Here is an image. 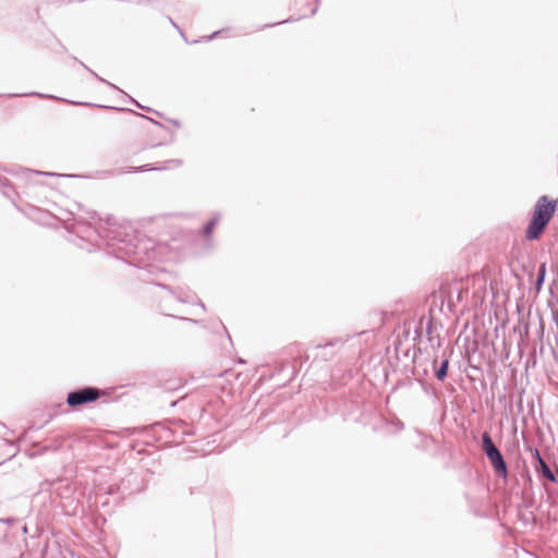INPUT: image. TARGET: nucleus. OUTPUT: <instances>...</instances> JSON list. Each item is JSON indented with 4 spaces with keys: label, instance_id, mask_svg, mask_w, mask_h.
Here are the masks:
<instances>
[{
    "label": "nucleus",
    "instance_id": "obj_18",
    "mask_svg": "<svg viewBox=\"0 0 558 558\" xmlns=\"http://www.w3.org/2000/svg\"><path fill=\"white\" fill-rule=\"evenodd\" d=\"M28 95H37V96L44 97V95H41V94H37V93H31V94H26V93H22V94H12L11 96H12V97H22V96H28Z\"/></svg>",
    "mask_w": 558,
    "mask_h": 558
},
{
    "label": "nucleus",
    "instance_id": "obj_6",
    "mask_svg": "<svg viewBox=\"0 0 558 558\" xmlns=\"http://www.w3.org/2000/svg\"><path fill=\"white\" fill-rule=\"evenodd\" d=\"M433 367L435 369V377L439 381H444L445 378L448 375V368H449V360L445 357L440 364L437 366V357L433 359Z\"/></svg>",
    "mask_w": 558,
    "mask_h": 558
},
{
    "label": "nucleus",
    "instance_id": "obj_28",
    "mask_svg": "<svg viewBox=\"0 0 558 558\" xmlns=\"http://www.w3.org/2000/svg\"><path fill=\"white\" fill-rule=\"evenodd\" d=\"M22 531H23L24 534H26L27 533V526L24 525Z\"/></svg>",
    "mask_w": 558,
    "mask_h": 558
},
{
    "label": "nucleus",
    "instance_id": "obj_14",
    "mask_svg": "<svg viewBox=\"0 0 558 558\" xmlns=\"http://www.w3.org/2000/svg\"><path fill=\"white\" fill-rule=\"evenodd\" d=\"M129 172H146V171H159L166 169L165 167H149L148 165L141 166L137 168H131Z\"/></svg>",
    "mask_w": 558,
    "mask_h": 558
},
{
    "label": "nucleus",
    "instance_id": "obj_30",
    "mask_svg": "<svg viewBox=\"0 0 558 558\" xmlns=\"http://www.w3.org/2000/svg\"><path fill=\"white\" fill-rule=\"evenodd\" d=\"M316 11H317V9H314V10L312 11V15H314V14L316 13Z\"/></svg>",
    "mask_w": 558,
    "mask_h": 558
},
{
    "label": "nucleus",
    "instance_id": "obj_5",
    "mask_svg": "<svg viewBox=\"0 0 558 558\" xmlns=\"http://www.w3.org/2000/svg\"><path fill=\"white\" fill-rule=\"evenodd\" d=\"M535 456H536V460H537L536 471L539 472L549 482L556 483L557 477H556L555 473L551 471V469L546 463V461L542 458L538 450H535Z\"/></svg>",
    "mask_w": 558,
    "mask_h": 558
},
{
    "label": "nucleus",
    "instance_id": "obj_29",
    "mask_svg": "<svg viewBox=\"0 0 558 558\" xmlns=\"http://www.w3.org/2000/svg\"><path fill=\"white\" fill-rule=\"evenodd\" d=\"M170 22L173 25V27L179 28L178 25L171 19H170Z\"/></svg>",
    "mask_w": 558,
    "mask_h": 558
},
{
    "label": "nucleus",
    "instance_id": "obj_3",
    "mask_svg": "<svg viewBox=\"0 0 558 558\" xmlns=\"http://www.w3.org/2000/svg\"><path fill=\"white\" fill-rule=\"evenodd\" d=\"M101 396V391L92 386H85L73 391L66 396V404L71 408H76L87 403L97 401Z\"/></svg>",
    "mask_w": 558,
    "mask_h": 558
},
{
    "label": "nucleus",
    "instance_id": "obj_16",
    "mask_svg": "<svg viewBox=\"0 0 558 558\" xmlns=\"http://www.w3.org/2000/svg\"><path fill=\"white\" fill-rule=\"evenodd\" d=\"M392 425L395 426V428L398 430V432H401L404 429V424L402 421L400 420H396L392 422Z\"/></svg>",
    "mask_w": 558,
    "mask_h": 558
},
{
    "label": "nucleus",
    "instance_id": "obj_26",
    "mask_svg": "<svg viewBox=\"0 0 558 558\" xmlns=\"http://www.w3.org/2000/svg\"><path fill=\"white\" fill-rule=\"evenodd\" d=\"M171 162H173L175 166H181V163H182V161L178 160V159H173V160H171Z\"/></svg>",
    "mask_w": 558,
    "mask_h": 558
},
{
    "label": "nucleus",
    "instance_id": "obj_23",
    "mask_svg": "<svg viewBox=\"0 0 558 558\" xmlns=\"http://www.w3.org/2000/svg\"><path fill=\"white\" fill-rule=\"evenodd\" d=\"M13 521H14V519H13V518H8V519H2V520H1V522L7 523V524L12 523Z\"/></svg>",
    "mask_w": 558,
    "mask_h": 558
},
{
    "label": "nucleus",
    "instance_id": "obj_13",
    "mask_svg": "<svg viewBox=\"0 0 558 558\" xmlns=\"http://www.w3.org/2000/svg\"><path fill=\"white\" fill-rule=\"evenodd\" d=\"M80 64L82 66H84V69H86L93 76H95L98 81L107 84L108 86H110L111 88H114L117 90H120V88L118 86H116L114 84L106 81L105 78L100 77L97 73H95L92 69H89L86 64H84L83 62H80Z\"/></svg>",
    "mask_w": 558,
    "mask_h": 558
},
{
    "label": "nucleus",
    "instance_id": "obj_19",
    "mask_svg": "<svg viewBox=\"0 0 558 558\" xmlns=\"http://www.w3.org/2000/svg\"><path fill=\"white\" fill-rule=\"evenodd\" d=\"M128 98L130 99V101H131V102L135 104V105H136V106H138L140 108L145 109V110H147V111H150V110H151L150 108H147V107H144V106L140 105V104H138L134 98H132V97H130V96H128Z\"/></svg>",
    "mask_w": 558,
    "mask_h": 558
},
{
    "label": "nucleus",
    "instance_id": "obj_20",
    "mask_svg": "<svg viewBox=\"0 0 558 558\" xmlns=\"http://www.w3.org/2000/svg\"><path fill=\"white\" fill-rule=\"evenodd\" d=\"M129 111H130V112H132V113H135V114L140 116L141 118L147 119V120L151 121V122H153V123H155V124H158V122H157V121H155V120H153L151 118H148V117H146V116H144V114L137 113V112H135V111H133V110H129Z\"/></svg>",
    "mask_w": 558,
    "mask_h": 558
},
{
    "label": "nucleus",
    "instance_id": "obj_7",
    "mask_svg": "<svg viewBox=\"0 0 558 558\" xmlns=\"http://www.w3.org/2000/svg\"><path fill=\"white\" fill-rule=\"evenodd\" d=\"M126 231L122 230L121 228H113L108 230L107 236L110 238L112 241H118L120 243L126 242L125 238L130 236Z\"/></svg>",
    "mask_w": 558,
    "mask_h": 558
},
{
    "label": "nucleus",
    "instance_id": "obj_4",
    "mask_svg": "<svg viewBox=\"0 0 558 558\" xmlns=\"http://www.w3.org/2000/svg\"><path fill=\"white\" fill-rule=\"evenodd\" d=\"M158 287L161 289L168 290L170 293L174 295L178 302L180 303H187V304H195L198 305L203 312L206 311L205 304L199 300L196 294L191 291L189 288L184 287H178L175 290H172L170 286L158 283Z\"/></svg>",
    "mask_w": 558,
    "mask_h": 558
},
{
    "label": "nucleus",
    "instance_id": "obj_2",
    "mask_svg": "<svg viewBox=\"0 0 558 558\" xmlns=\"http://www.w3.org/2000/svg\"><path fill=\"white\" fill-rule=\"evenodd\" d=\"M482 449L489 460L493 469L496 471V473L502 477L506 478L508 476V465L507 462L499 450V448L495 445L493 441L492 436L489 433L484 432L482 434Z\"/></svg>",
    "mask_w": 558,
    "mask_h": 558
},
{
    "label": "nucleus",
    "instance_id": "obj_25",
    "mask_svg": "<svg viewBox=\"0 0 558 558\" xmlns=\"http://www.w3.org/2000/svg\"><path fill=\"white\" fill-rule=\"evenodd\" d=\"M554 359L558 363V348L554 351Z\"/></svg>",
    "mask_w": 558,
    "mask_h": 558
},
{
    "label": "nucleus",
    "instance_id": "obj_17",
    "mask_svg": "<svg viewBox=\"0 0 558 558\" xmlns=\"http://www.w3.org/2000/svg\"><path fill=\"white\" fill-rule=\"evenodd\" d=\"M220 33H221V31L214 32L211 35L203 37V41L208 43V41L213 40L214 38H216Z\"/></svg>",
    "mask_w": 558,
    "mask_h": 558
},
{
    "label": "nucleus",
    "instance_id": "obj_12",
    "mask_svg": "<svg viewBox=\"0 0 558 558\" xmlns=\"http://www.w3.org/2000/svg\"><path fill=\"white\" fill-rule=\"evenodd\" d=\"M432 327H433V323H432V319H429L427 323V326H426V333H427L428 341L433 348L435 347L434 342L436 341V347L439 348L440 347V338H439V336H437V337L432 336Z\"/></svg>",
    "mask_w": 558,
    "mask_h": 558
},
{
    "label": "nucleus",
    "instance_id": "obj_21",
    "mask_svg": "<svg viewBox=\"0 0 558 558\" xmlns=\"http://www.w3.org/2000/svg\"><path fill=\"white\" fill-rule=\"evenodd\" d=\"M179 318H180V319H182V320L190 322V323L195 324V325L201 324V322H199V320L194 319V318H187V317H179Z\"/></svg>",
    "mask_w": 558,
    "mask_h": 558
},
{
    "label": "nucleus",
    "instance_id": "obj_11",
    "mask_svg": "<svg viewBox=\"0 0 558 558\" xmlns=\"http://www.w3.org/2000/svg\"><path fill=\"white\" fill-rule=\"evenodd\" d=\"M347 341V339H343V338H335L332 340H330L329 342L325 343V344H318L316 347V349H322V350H326L328 348H332V349H336V350H339L343 343Z\"/></svg>",
    "mask_w": 558,
    "mask_h": 558
},
{
    "label": "nucleus",
    "instance_id": "obj_10",
    "mask_svg": "<svg viewBox=\"0 0 558 558\" xmlns=\"http://www.w3.org/2000/svg\"><path fill=\"white\" fill-rule=\"evenodd\" d=\"M546 276V263H542L538 267L537 277L535 280V289L539 291L543 288Z\"/></svg>",
    "mask_w": 558,
    "mask_h": 558
},
{
    "label": "nucleus",
    "instance_id": "obj_24",
    "mask_svg": "<svg viewBox=\"0 0 558 558\" xmlns=\"http://www.w3.org/2000/svg\"><path fill=\"white\" fill-rule=\"evenodd\" d=\"M332 355H333V353H332V352H331V353H327V352L323 353V357H324L325 360L330 359Z\"/></svg>",
    "mask_w": 558,
    "mask_h": 558
},
{
    "label": "nucleus",
    "instance_id": "obj_8",
    "mask_svg": "<svg viewBox=\"0 0 558 558\" xmlns=\"http://www.w3.org/2000/svg\"><path fill=\"white\" fill-rule=\"evenodd\" d=\"M22 173L26 177L27 180L31 179L33 175H46V177H71L69 174H60L56 172H45V171H38V170H31V169H23Z\"/></svg>",
    "mask_w": 558,
    "mask_h": 558
},
{
    "label": "nucleus",
    "instance_id": "obj_9",
    "mask_svg": "<svg viewBox=\"0 0 558 558\" xmlns=\"http://www.w3.org/2000/svg\"><path fill=\"white\" fill-rule=\"evenodd\" d=\"M220 220V215L219 214H215L214 217L211 219H209L203 227V234L207 238L210 236L214 228L216 227V225L219 222Z\"/></svg>",
    "mask_w": 558,
    "mask_h": 558
},
{
    "label": "nucleus",
    "instance_id": "obj_22",
    "mask_svg": "<svg viewBox=\"0 0 558 558\" xmlns=\"http://www.w3.org/2000/svg\"><path fill=\"white\" fill-rule=\"evenodd\" d=\"M300 19H287L282 22H279V23H274V24H270L269 26H274V25H277V24H283V23H291V22H294V21H299Z\"/></svg>",
    "mask_w": 558,
    "mask_h": 558
},
{
    "label": "nucleus",
    "instance_id": "obj_27",
    "mask_svg": "<svg viewBox=\"0 0 558 558\" xmlns=\"http://www.w3.org/2000/svg\"><path fill=\"white\" fill-rule=\"evenodd\" d=\"M174 126L180 128L181 123L178 120H172Z\"/></svg>",
    "mask_w": 558,
    "mask_h": 558
},
{
    "label": "nucleus",
    "instance_id": "obj_15",
    "mask_svg": "<svg viewBox=\"0 0 558 558\" xmlns=\"http://www.w3.org/2000/svg\"><path fill=\"white\" fill-rule=\"evenodd\" d=\"M10 181L7 178H0V190L4 195H8L5 189L9 186Z\"/></svg>",
    "mask_w": 558,
    "mask_h": 558
},
{
    "label": "nucleus",
    "instance_id": "obj_1",
    "mask_svg": "<svg viewBox=\"0 0 558 558\" xmlns=\"http://www.w3.org/2000/svg\"><path fill=\"white\" fill-rule=\"evenodd\" d=\"M557 206L558 199L550 198L547 195H543L537 199L525 231V239L527 241H535L541 238L554 217Z\"/></svg>",
    "mask_w": 558,
    "mask_h": 558
}]
</instances>
